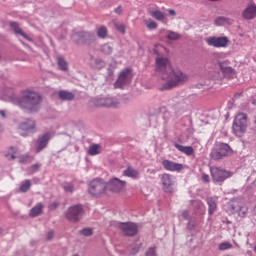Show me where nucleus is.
<instances>
[{
	"mask_svg": "<svg viewBox=\"0 0 256 256\" xmlns=\"http://www.w3.org/2000/svg\"><path fill=\"white\" fill-rule=\"evenodd\" d=\"M164 49L165 48L159 44L154 48V53L158 55L155 59V71L161 75L162 84L160 91H169L180 85H185V83L189 81V74L181 71L179 68L171 67L169 58L159 54V51H163Z\"/></svg>",
	"mask_w": 256,
	"mask_h": 256,
	"instance_id": "f257e3e1",
	"label": "nucleus"
},
{
	"mask_svg": "<svg viewBox=\"0 0 256 256\" xmlns=\"http://www.w3.org/2000/svg\"><path fill=\"white\" fill-rule=\"evenodd\" d=\"M19 107L27 109L28 113H36L41 105V95L36 92L26 91L22 98L18 100Z\"/></svg>",
	"mask_w": 256,
	"mask_h": 256,
	"instance_id": "f03ea898",
	"label": "nucleus"
},
{
	"mask_svg": "<svg viewBox=\"0 0 256 256\" xmlns=\"http://www.w3.org/2000/svg\"><path fill=\"white\" fill-rule=\"evenodd\" d=\"M89 193L93 197H101V195H108L107 183L101 179H95L90 183Z\"/></svg>",
	"mask_w": 256,
	"mask_h": 256,
	"instance_id": "7ed1b4c3",
	"label": "nucleus"
},
{
	"mask_svg": "<svg viewBox=\"0 0 256 256\" xmlns=\"http://www.w3.org/2000/svg\"><path fill=\"white\" fill-rule=\"evenodd\" d=\"M233 131L238 137H241L247 131V114L240 113L235 117Z\"/></svg>",
	"mask_w": 256,
	"mask_h": 256,
	"instance_id": "20e7f679",
	"label": "nucleus"
},
{
	"mask_svg": "<svg viewBox=\"0 0 256 256\" xmlns=\"http://www.w3.org/2000/svg\"><path fill=\"white\" fill-rule=\"evenodd\" d=\"M232 150L229 144L220 143L218 144L217 148L213 149L211 152V157L214 161H219L223 159V157H227L231 155Z\"/></svg>",
	"mask_w": 256,
	"mask_h": 256,
	"instance_id": "39448f33",
	"label": "nucleus"
},
{
	"mask_svg": "<svg viewBox=\"0 0 256 256\" xmlns=\"http://www.w3.org/2000/svg\"><path fill=\"white\" fill-rule=\"evenodd\" d=\"M132 79L133 72L131 71V69L126 68L120 73L118 80L114 84V87L116 89H123L125 85H129L131 83Z\"/></svg>",
	"mask_w": 256,
	"mask_h": 256,
	"instance_id": "423d86ee",
	"label": "nucleus"
},
{
	"mask_svg": "<svg viewBox=\"0 0 256 256\" xmlns=\"http://www.w3.org/2000/svg\"><path fill=\"white\" fill-rule=\"evenodd\" d=\"M126 185L127 182L118 178H112L108 183H106L107 192L109 193V191H111V193H123Z\"/></svg>",
	"mask_w": 256,
	"mask_h": 256,
	"instance_id": "0eeeda50",
	"label": "nucleus"
},
{
	"mask_svg": "<svg viewBox=\"0 0 256 256\" xmlns=\"http://www.w3.org/2000/svg\"><path fill=\"white\" fill-rule=\"evenodd\" d=\"M206 43L210 47H216V49H221L229 45V38H227L226 36H222V37L212 36L206 39Z\"/></svg>",
	"mask_w": 256,
	"mask_h": 256,
	"instance_id": "6e6552de",
	"label": "nucleus"
},
{
	"mask_svg": "<svg viewBox=\"0 0 256 256\" xmlns=\"http://www.w3.org/2000/svg\"><path fill=\"white\" fill-rule=\"evenodd\" d=\"M92 107H119V101L113 98H96L91 102Z\"/></svg>",
	"mask_w": 256,
	"mask_h": 256,
	"instance_id": "1a4fd4ad",
	"label": "nucleus"
},
{
	"mask_svg": "<svg viewBox=\"0 0 256 256\" xmlns=\"http://www.w3.org/2000/svg\"><path fill=\"white\" fill-rule=\"evenodd\" d=\"M83 215V208L80 205L72 206L69 208L68 212L66 213V218L68 221H79L81 216Z\"/></svg>",
	"mask_w": 256,
	"mask_h": 256,
	"instance_id": "9d476101",
	"label": "nucleus"
},
{
	"mask_svg": "<svg viewBox=\"0 0 256 256\" xmlns=\"http://www.w3.org/2000/svg\"><path fill=\"white\" fill-rule=\"evenodd\" d=\"M211 175L214 179V181H225V179H229L231 177V172L227 170L220 169L219 167H212L210 169Z\"/></svg>",
	"mask_w": 256,
	"mask_h": 256,
	"instance_id": "9b49d317",
	"label": "nucleus"
},
{
	"mask_svg": "<svg viewBox=\"0 0 256 256\" xmlns=\"http://www.w3.org/2000/svg\"><path fill=\"white\" fill-rule=\"evenodd\" d=\"M73 41H76V43H79V41H82V43H87L91 41H95V34L91 32H76L72 36Z\"/></svg>",
	"mask_w": 256,
	"mask_h": 256,
	"instance_id": "f8f14e48",
	"label": "nucleus"
},
{
	"mask_svg": "<svg viewBox=\"0 0 256 256\" xmlns=\"http://www.w3.org/2000/svg\"><path fill=\"white\" fill-rule=\"evenodd\" d=\"M119 228L121 229L123 235H126L127 237H133L137 235V224L135 223H121Z\"/></svg>",
	"mask_w": 256,
	"mask_h": 256,
	"instance_id": "ddd939ff",
	"label": "nucleus"
},
{
	"mask_svg": "<svg viewBox=\"0 0 256 256\" xmlns=\"http://www.w3.org/2000/svg\"><path fill=\"white\" fill-rule=\"evenodd\" d=\"M161 181L163 185V190L166 193H173V185H175V181L173 180V176L171 174H162Z\"/></svg>",
	"mask_w": 256,
	"mask_h": 256,
	"instance_id": "4468645a",
	"label": "nucleus"
},
{
	"mask_svg": "<svg viewBox=\"0 0 256 256\" xmlns=\"http://www.w3.org/2000/svg\"><path fill=\"white\" fill-rule=\"evenodd\" d=\"M242 17L243 19H246V21H253V19H256V4H248L242 12Z\"/></svg>",
	"mask_w": 256,
	"mask_h": 256,
	"instance_id": "2eb2a0df",
	"label": "nucleus"
},
{
	"mask_svg": "<svg viewBox=\"0 0 256 256\" xmlns=\"http://www.w3.org/2000/svg\"><path fill=\"white\" fill-rule=\"evenodd\" d=\"M162 166L166 171H182L183 169V164H179L170 160H164L162 162Z\"/></svg>",
	"mask_w": 256,
	"mask_h": 256,
	"instance_id": "dca6fc26",
	"label": "nucleus"
},
{
	"mask_svg": "<svg viewBox=\"0 0 256 256\" xmlns=\"http://www.w3.org/2000/svg\"><path fill=\"white\" fill-rule=\"evenodd\" d=\"M220 73L217 79H223V77L231 79L235 75V70L229 66L220 65Z\"/></svg>",
	"mask_w": 256,
	"mask_h": 256,
	"instance_id": "f3484780",
	"label": "nucleus"
},
{
	"mask_svg": "<svg viewBox=\"0 0 256 256\" xmlns=\"http://www.w3.org/2000/svg\"><path fill=\"white\" fill-rule=\"evenodd\" d=\"M49 139H51V134L46 133L38 140V147L36 149V153H41L45 147H47V143H49Z\"/></svg>",
	"mask_w": 256,
	"mask_h": 256,
	"instance_id": "a211bd4d",
	"label": "nucleus"
},
{
	"mask_svg": "<svg viewBox=\"0 0 256 256\" xmlns=\"http://www.w3.org/2000/svg\"><path fill=\"white\" fill-rule=\"evenodd\" d=\"M10 27H12V29L16 35H21L27 41H33V39L31 37H29V35H27L25 32H23V29H21L19 27V24H17V22H11Z\"/></svg>",
	"mask_w": 256,
	"mask_h": 256,
	"instance_id": "6ab92c4d",
	"label": "nucleus"
},
{
	"mask_svg": "<svg viewBox=\"0 0 256 256\" xmlns=\"http://www.w3.org/2000/svg\"><path fill=\"white\" fill-rule=\"evenodd\" d=\"M208 205V213L209 215H213L215 211H217V198L209 197L206 199Z\"/></svg>",
	"mask_w": 256,
	"mask_h": 256,
	"instance_id": "aec40b11",
	"label": "nucleus"
},
{
	"mask_svg": "<svg viewBox=\"0 0 256 256\" xmlns=\"http://www.w3.org/2000/svg\"><path fill=\"white\" fill-rule=\"evenodd\" d=\"M175 148L178 149V151H181V153H184L185 155H193L195 153V150L191 146H183L181 144H174Z\"/></svg>",
	"mask_w": 256,
	"mask_h": 256,
	"instance_id": "412c9836",
	"label": "nucleus"
},
{
	"mask_svg": "<svg viewBox=\"0 0 256 256\" xmlns=\"http://www.w3.org/2000/svg\"><path fill=\"white\" fill-rule=\"evenodd\" d=\"M20 129H22V131H33V129H35V121L27 120L23 122L20 124Z\"/></svg>",
	"mask_w": 256,
	"mask_h": 256,
	"instance_id": "4be33fe9",
	"label": "nucleus"
},
{
	"mask_svg": "<svg viewBox=\"0 0 256 256\" xmlns=\"http://www.w3.org/2000/svg\"><path fill=\"white\" fill-rule=\"evenodd\" d=\"M125 177H130L131 179H137L139 177V171L133 169L131 166H128L124 171Z\"/></svg>",
	"mask_w": 256,
	"mask_h": 256,
	"instance_id": "5701e85b",
	"label": "nucleus"
},
{
	"mask_svg": "<svg viewBox=\"0 0 256 256\" xmlns=\"http://www.w3.org/2000/svg\"><path fill=\"white\" fill-rule=\"evenodd\" d=\"M150 15H151V17L156 19V21L163 22L166 19V15L163 12H161L160 10H152V11H150Z\"/></svg>",
	"mask_w": 256,
	"mask_h": 256,
	"instance_id": "b1692460",
	"label": "nucleus"
},
{
	"mask_svg": "<svg viewBox=\"0 0 256 256\" xmlns=\"http://www.w3.org/2000/svg\"><path fill=\"white\" fill-rule=\"evenodd\" d=\"M59 97L62 99V101H73V99H75V94L68 91H60Z\"/></svg>",
	"mask_w": 256,
	"mask_h": 256,
	"instance_id": "393cba45",
	"label": "nucleus"
},
{
	"mask_svg": "<svg viewBox=\"0 0 256 256\" xmlns=\"http://www.w3.org/2000/svg\"><path fill=\"white\" fill-rule=\"evenodd\" d=\"M41 211H43V204L39 203L30 210V215L31 217H37L38 215H41Z\"/></svg>",
	"mask_w": 256,
	"mask_h": 256,
	"instance_id": "a878e982",
	"label": "nucleus"
},
{
	"mask_svg": "<svg viewBox=\"0 0 256 256\" xmlns=\"http://www.w3.org/2000/svg\"><path fill=\"white\" fill-rule=\"evenodd\" d=\"M88 153L92 156L99 155V153H101V145L94 144L90 146Z\"/></svg>",
	"mask_w": 256,
	"mask_h": 256,
	"instance_id": "bb28decb",
	"label": "nucleus"
},
{
	"mask_svg": "<svg viewBox=\"0 0 256 256\" xmlns=\"http://www.w3.org/2000/svg\"><path fill=\"white\" fill-rule=\"evenodd\" d=\"M100 51L104 53V55H111V53H113V47L109 44H104L101 46Z\"/></svg>",
	"mask_w": 256,
	"mask_h": 256,
	"instance_id": "cd10ccee",
	"label": "nucleus"
},
{
	"mask_svg": "<svg viewBox=\"0 0 256 256\" xmlns=\"http://www.w3.org/2000/svg\"><path fill=\"white\" fill-rule=\"evenodd\" d=\"M29 189H31V181L30 180H26L25 182H23L20 186V192L21 193H27V191H29Z\"/></svg>",
	"mask_w": 256,
	"mask_h": 256,
	"instance_id": "c85d7f7f",
	"label": "nucleus"
},
{
	"mask_svg": "<svg viewBox=\"0 0 256 256\" xmlns=\"http://www.w3.org/2000/svg\"><path fill=\"white\" fill-rule=\"evenodd\" d=\"M166 38L169 39L170 41H177L181 39V35H179V33L169 31Z\"/></svg>",
	"mask_w": 256,
	"mask_h": 256,
	"instance_id": "c756f323",
	"label": "nucleus"
},
{
	"mask_svg": "<svg viewBox=\"0 0 256 256\" xmlns=\"http://www.w3.org/2000/svg\"><path fill=\"white\" fill-rule=\"evenodd\" d=\"M97 35L100 37V39H105V37H107V27L102 26L98 28Z\"/></svg>",
	"mask_w": 256,
	"mask_h": 256,
	"instance_id": "7c9ffc66",
	"label": "nucleus"
},
{
	"mask_svg": "<svg viewBox=\"0 0 256 256\" xmlns=\"http://www.w3.org/2000/svg\"><path fill=\"white\" fill-rule=\"evenodd\" d=\"M228 249H233V244L230 242H222L219 245V251H227Z\"/></svg>",
	"mask_w": 256,
	"mask_h": 256,
	"instance_id": "2f4dec72",
	"label": "nucleus"
},
{
	"mask_svg": "<svg viewBox=\"0 0 256 256\" xmlns=\"http://www.w3.org/2000/svg\"><path fill=\"white\" fill-rule=\"evenodd\" d=\"M58 66L62 71H67V61L63 57L58 58Z\"/></svg>",
	"mask_w": 256,
	"mask_h": 256,
	"instance_id": "473e14b6",
	"label": "nucleus"
},
{
	"mask_svg": "<svg viewBox=\"0 0 256 256\" xmlns=\"http://www.w3.org/2000/svg\"><path fill=\"white\" fill-rule=\"evenodd\" d=\"M249 211V208H247L246 205L240 206L238 210L239 217H245L247 215V212Z\"/></svg>",
	"mask_w": 256,
	"mask_h": 256,
	"instance_id": "72a5a7b5",
	"label": "nucleus"
},
{
	"mask_svg": "<svg viewBox=\"0 0 256 256\" xmlns=\"http://www.w3.org/2000/svg\"><path fill=\"white\" fill-rule=\"evenodd\" d=\"M144 23L147 29H157V22L153 20H145Z\"/></svg>",
	"mask_w": 256,
	"mask_h": 256,
	"instance_id": "f704fd0d",
	"label": "nucleus"
},
{
	"mask_svg": "<svg viewBox=\"0 0 256 256\" xmlns=\"http://www.w3.org/2000/svg\"><path fill=\"white\" fill-rule=\"evenodd\" d=\"M81 233L85 237H91V235H93V230L91 228H85L81 231Z\"/></svg>",
	"mask_w": 256,
	"mask_h": 256,
	"instance_id": "c9c22d12",
	"label": "nucleus"
},
{
	"mask_svg": "<svg viewBox=\"0 0 256 256\" xmlns=\"http://www.w3.org/2000/svg\"><path fill=\"white\" fill-rule=\"evenodd\" d=\"M115 27H116L117 31H119L120 33H125V25L115 24Z\"/></svg>",
	"mask_w": 256,
	"mask_h": 256,
	"instance_id": "e433bc0d",
	"label": "nucleus"
},
{
	"mask_svg": "<svg viewBox=\"0 0 256 256\" xmlns=\"http://www.w3.org/2000/svg\"><path fill=\"white\" fill-rule=\"evenodd\" d=\"M73 186L71 185V184H65L64 185V191L66 192V193H72V191H73Z\"/></svg>",
	"mask_w": 256,
	"mask_h": 256,
	"instance_id": "4c0bfd02",
	"label": "nucleus"
},
{
	"mask_svg": "<svg viewBox=\"0 0 256 256\" xmlns=\"http://www.w3.org/2000/svg\"><path fill=\"white\" fill-rule=\"evenodd\" d=\"M146 256H157L155 253V248H149V250L146 252Z\"/></svg>",
	"mask_w": 256,
	"mask_h": 256,
	"instance_id": "58836bf2",
	"label": "nucleus"
},
{
	"mask_svg": "<svg viewBox=\"0 0 256 256\" xmlns=\"http://www.w3.org/2000/svg\"><path fill=\"white\" fill-rule=\"evenodd\" d=\"M194 205L198 207L199 209H205V205L201 201H195Z\"/></svg>",
	"mask_w": 256,
	"mask_h": 256,
	"instance_id": "ea45409f",
	"label": "nucleus"
},
{
	"mask_svg": "<svg viewBox=\"0 0 256 256\" xmlns=\"http://www.w3.org/2000/svg\"><path fill=\"white\" fill-rule=\"evenodd\" d=\"M39 167H41V165L34 164V165L31 166V169L35 172V171H39Z\"/></svg>",
	"mask_w": 256,
	"mask_h": 256,
	"instance_id": "a19ab883",
	"label": "nucleus"
},
{
	"mask_svg": "<svg viewBox=\"0 0 256 256\" xmlns=\"http://www.w3.org/2000/svg\"><path fill=\"white\" fill-rule=\"evenodd\" d=\"M15 153H12V154H6V157H8V159H17V156H15Z\"/></svg>",
	"mask_w": 256,
	"mask_h": 256,
	"instance_id": "79ce46f5",
	"label": "nucleus"
},
{
	"mask_svg": "<svg viewBox=\"0 0 256 256\" xmlns=\"http://www.w3.org/2000/svg\"><path fill=\"white\" fill-rule=\"evenodd\" d=\"M202 179H203V181H205V183H209V175L204 174V175L202 176Z\"/></svg>",
	"mask_w": 256,
	"mask_h": 256,
	"instance_id": "37998d69",
	"label": "nucleus"
},
{
	"mask_svg": "<svg viewBox=\"0 0 256 256\" xmlns=\"http://www.w3.org/2000/svg\"><path fill=\"white\" fill-rule=\"evenodd\" d=\"M182 217H183L184 219H187V217H189V212H188L187 210H184V211L182 212Z\"/></svg>",
	"mask_w": 256,
	"mask_h": 256,
	"instance_id": "c03bdc74",
	"label": "nucleus"
},
{
	"mask_svg": "<svg viewBox=\"0 0 256 256\" xmlns=\"http://www.w3.org/2000/svg\"><path fill=\"white\" fill-rule=\"evenodd\" d=\"M168 12H169V15H171L172 17H175V15H177L175 10H173V9H169Z\"/></svg>",
	"mask_w": 256,
	"mask_h": 256,
	"instance_id": "a18cd8bd",
	"label": "nucleus"
},
{
	"mask_svg": "<svg viewBox=\"0 0 256 256\" xmlns=\"http://www.w3.org/2000/svg\"><path fill=\"white\" fill-rule=\"evenodd\" d=\"M27 159H29V156H24L20 159V163H27Z\"/></svg>",
	"mask_w": 256,
	"mask_h": 256,
	"instance_id": "49530a36",
	"label": "nucleus"
},
{
	"mask_svg": "<svg viewBox=\"0 0 256 256\" xmlns=\"http://www.w3.org/2000/svg\"><path fill=\"white\" fill-rule=\"evenodd\" d=\"M223 21H225V18H218L216 23L219 25V23H223Z\"/></svg>",
	"mask_w": 256,
	"mask_h": 256,
	"instance_id": "de8ad7c7",
	"label": "nucleus"
},
{
	"mask_svg": "<svg viewBox=\"0 0 256 256\" xmlns=\"http://www.w3.org/2000/svg\"><path fill=\"white\" fill-rule=\"evenodd\" d=\"M50 209H57V203H53L50 205Z\"/></svg>",
	"mask_w": 256,
	"mask_h": 256,
	"instance_id": "09e8293b",
	"label": "nucleus"
},
{
	"mask_svg": "<svg viewBox=\"0 0 256 256\" xmlns=\"http://www.w3.org/2000/svg\"><path fill=\"white\" fill-rule=\"evenodd\" d=\"M47 239H53V232H49V233H48Z\"/></svg>",
	"mask_w": 256,
	"mask_h": 256,
	"instance_id": "8fccbe9b",
	"label": "nucleus"
},
{
	"mask_svg": "<svg viewBox=\"0 0 256 256\" xmlns=\"http://www.w3.org/2000/svg\"><path fill=\"white\" fill-rule=\"evenodd\" d=\"M0 115H1L2 117H6V116H7V115L5 114V111H3V110L0 111Z\"/></svg>",
	"mask_w": 256,
	"mask_h": 256,
	"instance_id": "3c124183",
	"label": "nucleus"
},
{
	"mask_svg": "<svg viewBox=\"0 0 256 256\" xmlns=\"http://www.w3.org/2000/svg\"><path fill=\"white\" fill-rule=\"evenodd\" d=\"M116 13H121V7H118V8L116 9Z\"/></svg>",
	"mask_w": 256,
	"mask_h": 256,
	"instance_id": "603ef678",
	"label": "nucleus"
},
{
	"mask_svg": "<svg viewBox=\"0 0 256 256\" xmlns=\"http://www.w3.org/2000/svg\"><path fill=\"white\" fill-rule=\"evenodd\" d=\"M10 149H11V151H15V148H13V147H11Z\"/></svg>",
	"mask_w": 256,
	"mask_h": 256,
	"instance_id": "864d4df0",
	"label": "nucleus"
},
{
	"mask_svg": "<svg viewBox=\"0 0 256 256\" xmlns=\"http://www.w3.org/2000/svg\"><path fill=\"white\" fill-rule=\"evenodd\" d=\"M254 105H256V100L253 102Z\"/></svg>",
	"mask_w": 256,
	"mask_h": 256,
	"instance_id": "5fc2aeb1",
	"label": "nucleus"
}]
</instances>
